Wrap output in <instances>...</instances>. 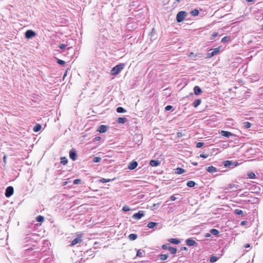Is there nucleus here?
Returning <instances> with one entry per match:
<instances>
[{
	"mask_svg": "<svg viewBox=\"0 0 263 263\" xmlns=\"http://www.w3.org/2000/svg\"><path fill=\"white\" fill-rule=\"evenodd\" d=\"M125 64L124 63L119 64L114 67L111 70V74L113 76L118 74L124 68Z\"/></svg>",
	"mask_w": 263,
	"mask_h": 263,
	"instance_id": "nucleus-1",
	"label": "nucleus"
},
{
	"mask_svg": "<svg viewBox=\"0 0 263 263\" xmlns=\"http://www.w3.org/2000/svg\"><path fill=\"white\" fill-rule=\"evenodd\" d=\"M187 13L184 11H179L176 15V21L178 23L182 22L186 17Z\"/></svg>",
	"mask_w": 263,
	"mask_h": 263,
	"instance_id": "nucleus-2",
	"label": "nucleus"
},
{
	"mask_svg": "<svg viewBox=\"0 0 263 263\" xmlns=\"http://www.w3.org/2000/svg\"><path fill=\"white\" fill-rule=\"evenodd\" d=\"M222 164L226 167H229L231 168H234L238 165V162H233L230 160L224 161L222 162Z\"/></svg>",
	"mask_w": 263,
	"mask_h": 263,
	"instance_id": "nucleus-3",
	"label": "nucleus"
},
{
	"mask_svg": "<svg viewBox=\"0 0 263 263\" xmlns=\"http://www.w3.org/2000/svg\"><path fill=\"white\" fill-rule=\"evenodd\" d=\"M220 47H218L215 48L214 49H211V50H210L206 55V58H211L213 56L218 54L219 53V52H220Z\"/></svg>",
	"mask_w": 263,
	"mask_h": 263,
	"instance_id": "nucleus-4",
	"label": "nucleus"
},
{
	"mask_svg": "<svg viewBox=\"0 0 263 263\" xmlns=\"http://www.w3.org/2000/svg\"><path fill=\"white\" fill-rule=\"evenodd\" d=\"M224 190L232 189L233 191L241 190L240 186L238 184H235L234 183H229L228 185V186L225 187L224 188Z\"/></svg>",
	"mask_w": 263,
	"mask_h": 263,
	"instance_id": "nucleus-5",
	"label": "nucleus"
},
{
	"mask_svg": "<svg viewBox=\"0 0 263 263\" xmlns=\"http://www.w3.org/2000/svg\"><path fill=\"white\" fill-rule=\"evenodd\" d=\"M13 187L12 186H9L6 188L5 195L6 197H10L13 195Z\"/></svg>",
	"mask_w": 263,
	"mask_h": 263,
	"instance_id": "nucleus-6",
	"label": "nucleus"
},
{
	"mask_svg": "<svg viewBox=\"0 0 263 263\" xmlns=\"http://www.w3.org/2000/svg\"><path fill=\"white\" fill-rule=\"evenodd\" d=\"M36 35V33L32 30H28L25 33V36L26 39H29L34 37Z\"/></svg>",
	"mask_w": 263,
	"mask_h": 263,
	"instance_id": "nucleus-7",
	"label": "nucleus"
},
{
	"mask_svg": "<svg viewBox=\"0 0 263 263\" xmlns=\"http://www.w3.org/2000/svg\"><path fill=\"white\" fill-rule=\"evenodd\" d=\"M69 157L73 161H75L77 160V151L75 148H72L69 151Z\"/></svg>",
	"mask_w": 263,
	"mask_h": 263,
	"instance_id": "nucleus-8",
	"label": "nucleus"
},
{
	"mask_svg": "<svg viewBox=\"0 0 263 263\" xmlns=\"http://www.w3.org/2000/svg\"><path fill=\"white\" fill-rule=\"evenodd\" d=\"M144 215V212L143 211H139L138 213H135L132 217L135 219H140Z\"/></svg>",
	"mask_w": 263,
	"mask_h": 263,
	"instance_id": "nucleus-9",
	"label": "nucleus"
},
{
	"mask_svg": "<svg viewBox=\"0 0 263 263\" xmlns=\"http://www.w3.org/2000/svg\"><path fill=\"white\" fill-rule=\"evenodd\" d=\"M108 129V126L105 125H101L99 126L97 131L100 133H105Z\"/></svg>",
	"mask_w": 263,
	"mask_h": 263,
	"instance_id": "nucleus-10",
	"label": "nucleus"
},
{
	"mask_svg": "<svg viewBox=\"0 0 263 263\" xmlns=\"http://www.w3.org/2000/svg\"><path fill=\"white\" fill-rule=\"evenodd\" d=\"M220 134L223 137L230 138L231 136H234V135L229 131L221 130L220 132Z\"/></svg>",
	"mask_w": 263,
	"mask_h": 263,
	"instance_id": "nucleus-11",
	"label": "nucleus"
},
{
	"mask_svg": "<svg viewBox=\"0 0 263 263\" xmlns=\"http://www.w3.org/2000/svg\"><path fill=\"white\" fill-rule=\"evenodd\" d=\"M137 166L138 162L134 160L129 163L128 165V168L130 170H133L135 169Z\"/></svg>",
	"mask_w": 263,
	"mask_h": 263,
	"instance_id": "nucleus-12",
	"label": "nucleus"
},
{
	"mask_svg": "<svg viewBox=\"0 0 263 263\" xmlns=\"http://www.w3.org/2000/svg\"><path fill=\"white\" fill-rule=\"evenodd\" d=\"M185 242L189 246H194L197 245V243L192 238L187 239Z\"/></svg>",
	"mask_w": 263,
	"mask_h": 263,
	"instance_id": "nucleus-13",
	"label": "nucleus"
},
{
	"mask_svg": "<svg viewBox=\"0 0 263 263\" xmlns=\"http://www.w3.org/2000/svg\"><path fill=\"white\" fill-rule=\"evenodd\" d=\"M202 92V91L201 89V88L198 86H195L194 87V93L195 95L198 96L201 95V93Z\"/></svg>",
	"mask_w": 263,
	"mask_h": 263,
	"instance_id": "nucleus-14",
	"label": "nucleus"
},
{
	"mask_svg": "<svg viewBox=\"0 0 263 263\" xmlns=\"http://www.w3.org/2000/svg\"><path fill=\"white\" fill-rule=\"evenodd\" d=\"M161 164V161L158 160H152L149 162V165L152 166H157Z\"/></svg>",
	"mask_w": 263,
	"mask_h": 263,
	"instance_id": "nucleus-15",
	"label": "nucleus"
},
{
	"mask_svg": "<svg viewBox=\"0 0 263 263\" xmlns=\"http://www.w3.org/2000/svg\"><path fill=\"white\" fill-rule=\"evenodd\" d=\"M150 39L151 40H155L156 39V31L155 28H153L152 29V31L149 34Z\"/></svg>",
	"mask_w": 263,
	"mask_h": 263,
	"instance_id": "nucleus-16",
	"label": "nucleus"
},
{
	"mask_svg": "<svg viewBox=\"0 0 263 263\" xmlns=\"http://www.w3.org/2000/svg\"><path fill=\"white\" fill-rule=\"evenodd\" d=\"M206 170L210 173H214L217 172V168L213 166H210L206 167Z\"/></svg>",
	"mask_w": 263,
	"mask_h": 263,
	"instance_id": "nucleus-17",
	"label": "nucleus"
},
{
	"mask_svg": "<svg viewBox=\"0 0 263 263\" xmlns=\"http://www.w3.org/2000/svg\"><path fill=\"white\" fill-rule=\"evenodd\" d=\"M82 241V239L80 237H77L75 238L71 242L70 246H73L79 242H81Z\"/></svg>",
	"mask_w": 263,
	"mask_h": 263,
	"instance_id": "nucleus-18",
	"label": "nucleus"
},
{
	"mask_svg": "<svg viewBox=\"0 0 263 263\" xmlns=\"http://www.w3.org/2000/svg\"><path fill=\"white\" fill-rule=\"evenodd\" d=\"M168 241L173 244L174 245H178L180 242V241L176 238H170L168 240Z\"/></svg>",
	"mask_w": 263,
	"mask_h": 263,
	"instance_id": "nucleus-19",
	"label": "nucleus"
},
{
	"mask_svg": "<svg viewBox=\"0 0 263 263\" xmlns=\"http://www.w3.org/2000/svg\"><path fill=\"white\" fill-rule=\"evenodd\" d=\"M127 119L125 117H120L117 120L118 123L124 124L126 122Z\"/></svg>",
	"mask_w": 263,
	"mask_h": 263,
	"instance_id": "nucleus-20",
	"label": "nucleus"
},
{
	"mask_svg": "<svg viewBox=\"0 0 263 263\" xmlns=\"http://www.w3.org/2000/svg\"><path fill=\"white\" fill-rule=\"evenodd\" d=\"M185 171L183 168H182L181 167H177L175 170V173L177 174L180 175V174H182L183 173H184Z\"/></svg>",
	"mask_w": 263,
	"mask_h": 263,
	"instance_id": "nucleus-21",
	"label": "nucleus"
},
{
	"mask_svg": "<svg viewBox=\"0 0 263 263\" xmlns=\"http://www.w3.org/2000/svg\"><path fill=\"white\" fill-rule=\"evenodd\" d=\"M158 224V223L155 222H149L148 224L147 227L149 229H153L155 228V226H156Z\"/></svg>",
	"mask_w": 263,
	"mask_h": 263,
	"instance_id": "nucleus-22",
	"label": "nucleus"
},
{
	"mask_svg": "<svg viewBox=\"0 0 263 263\" xmlns=\"http://www.w3.org/2000/svg\"><path fill=\"white\" fill-rule=\"evenodd\" d=\"M42 128V126L39 124H36L33 127V131L34 132H39Z\"/></svg>",
	"mask_w": 263,
	"mask_h": 263,
	"instance_id": "nucleus-23",
	"label": "nucleus"
},
{
	"mask_svg": "<svg viewBox=\"0 0 263 263\" xmlns=\"http://www.w3.org/2000/svg\"><path fill=\"white\" fill-rule=\"evenodd\" d=\"M201 102V100L200 99H197L193 103V106L194 107H197L198 106Z\"/></svg>",
	"mask_w": 263,
	"mask_h": 263,
	"instance_id": "nucleus-24",
	"label": "nucleus"
},
{
	"mask_svg": "<svg viewBox=\"0 0 263 263\" xmlns=\"http://www.w3.org/2000/svg\"><path fill=\"white\" fill-rule=\"evenodd\" d=\"M196 185V183L193 181H188L186 183V185L190 187H193Z\"/></svg>",
	"mask_w": 263,
	"mask_h": 263,
	"instance_id": "nucleus-25",
	"label": "nucleus"
},
{
	"mask_svg": "<svg viewBox=\"0 0 263 263\" xmlns=\"http://www.w3.org/2000/svg\"><path fill=\"white\" fill-rule=\"evenodd\" d=\"M138 236L136 234H130L128 236V238L131 240H135L136 239H137Z\"/></svg>",
	"mask_w": 263,
	"mask_h": 263,
	"instance_id": "nucleus-26",
	"label": "nucleus"
},
{
	"mask_svg": "<svg viewBox=\"0 0 263 263\" xmlns=\"http://www.w3.org/2000/svg\"><path fill=\"white\" fill-rule=\"evenodd\" d=\"M116 111L118 113H124L126 110L122 107H118L117 108Z\"/></svg>",
	"mask_w": 263,
	"mask_h": 263,
	"instance_id": "nucleus-27",
	"label": "nucleus"
},
{
	"mask_svg": "<svg viewBox=\"0 0 263 263\" xmlns=\"http://www.w3.org/2000/svg\"><path fill=\"white\" fill-rule=\"evenodd\" d=\"M190 14L192 15V16H197L199 14V11L197 9H193L192 10L191 12H190Z\"/></svg>",
	"mask_w": 263,
	"mask_h": 263,
	"instance_id": "nucleus-28",
	"label": "nucleus"
},
{
	"mask_svg": "<svg viewBox=\"0 0 263 263\" xmlns=\"http://www.w3.org/2000/svg\"><path fill=\"white\" fill-rule=\"evenodd\" d=\"M68 163V160L65 157L61 158V163L63 165H66Z\"/></svg>",
	"mask_w": 263,
	"mask_h": 263,
	"instance_id": "nucleus-29",
	"label": "nucleus"
},
{
	"mask_svg": "<svg viewBox=\"0 0 263 263\" xmlns=\"http://www.w3.org/2000/svg\"><path fill=\"white\" fill-rule=\"evenodd\" d=\"M210 233L213 235L217 236L219 234V231L216 229H212L210 230Z\"/></svg>",
	"mask_w": 263,
	"mask_h": 263,
	"instance_id": "nucleus-30",
	"label": "nucleus"
},
{
	"mask_svg": "<svg viewBox=\"0 0 263 263\" xmlns=\"http://www.w3.org/2000/svg\"><path fill=\"white\" fill-rule=\"evenodd\" d=\"M168 257V254H160L159 255V258L160 259V260H166Z\"/></svg>",
	"mask_w": 263,
	"mask_h": 263,
	"instance_id": "nucleus-31",
	"label": "nucleus"
},
{
	"mask_svg": "<svg viewBox=\"0 0 263 263\" xmlns=\"http://www.w3.org/2000/svg\"><path fill=\"white\" fill-rule=\"evenodd\" d=\"M247 176L250 179H255L256 177V175L253 172L248 173Z\"/></svg>",
	"mask_w": 263,
	"mask_h": 263,
	"instance_id": "nucleus-32",
	"label": "nucleus"
},
{
	"mask_svg": "<svg viewBox=\"0 0 263 263\" xmlns=\"http://www.w3.org/2000/svg\"><path fill=\"white\" fill-rule=\"evenodd\" d=\"M168 251L170 252V253L172 254H174L177 252V249L175 248L170 247L168 248Z\"/></svg>",
	"mask_w": 263,
	"mask_h": 263,
	"instance_id": "nucleus-33",
	"label": "nucleus"
},
{
	"mask_svg": "<svg viewBox=\"0 0 263 263\" xmlns=\"http://www.w3.org/2000/svg\"><path fill=\"white\" fill-rule=\"evenodd\" d=\"M234 212L236 215H242L243 214V212L239 209L235 210Z\"/></svg>",
	"mask_w": 263,
	"mask_h": 263,
	"instance_id": "nucleus-34",
	"label": "nucleus"
},
{
	"mask_svg": "<svg viewBox=\"0 0 263 263\" xmlns=\"http://www.w3.org/2000/svg\"><path fill=\"white\" fill-rule=\"evenodd\" d=\"M243 127L246 129L249 128L251 126V123L249 122H245L243 123Z\"/></svg>",
	"mask_w": 263,
	"mask_h": 263,
	"instance_id": "nucleus-35",
	"label": "nucleus"
},
{
	"mask_svg": "<svg viewBox=\"0 0 263 263\" xmlns=\"http://www.w3.org/2000/svg\"><path fill=\"white\" fill-rule=\"evenodd\" d=\"M144 251L141 249L138 250L137 252L136 256L137 257H142V254L144 253Z\"/></svg>",
	"mask_w": 263,
	"mask_h": 263,
	"instance_id": "nucleus-36",
	"label": "nucleus"
},
{
	"mask_svg": "<svg viewBox=\"0 0 263 263\" xmlns=\"http://www.w3.org/2000/svg\"><path fill=\"white\" fill-rule=\"evenodd\" d=\"M218 257H217V256H213L212 257H210V261L211 262V263H213V262H216L218 259Z\"/></svg>",
	"mask_w": 263,
	"mask_h": 263,
	"instance_id": "nucleus-37",
	"label": "nucleus"
},
{
	"mask_svg": "<svg viewBox=\"0 0 263 263\" xmlns=\"http://www.w3.org/2000/svg\"><path fill=\"white\" fill-rule=\"evenodd\" d=\"M101 160V158L99 157H95L92 159V162L95 163L100 162Z\"/></svg>",
	"mask_w": 263,
	"mask_h": 263,
	"instance_id": "nucleus-38",
	"label": "nucleus"
},
{
	"mask_svg": "<svg viewBox=\"0 0 263 263\" xmlns=\"http://www.w3.org/2000/svg\"><path fill=\"white\" fill-rule=\"evenodd\" d=\"M36 220L38 222H42L44 220V217L43 216L39 215L37 216Z\"/></svg>",
	"mask_w": 263,
	"mask_h": 263,
	"instance_id": "nucleus-39",
	"label": "nucleus"
},
{
	"mask_svg": "<svg viewBox=\"0 0 263 263\" xmlns=\"http://www.w3.org/2000/svg\"><path fill=\"white\" fill-rule=\"evenodd\" d=\"M230 40V36H226L223 37L221 39V42L224 43L226 42L229 41Z\"/></svg>",
	"mask_w": 263,
	"mask_h": 263,
	"instance_id": "nucleus-40",
	"label": "nucleus"
},
{
	"mask_svg": "<svg viewBox=\"0 0 263 263\" xmlns=\"http://www.w3.org/2000/svg\"><path fill=\"white\" fill-rule=\"evenodd\" d=\"M204 143L203 142H199L196 143V146L197 148H201L204 145Z\"/></svg>",
	"mask_w": 263,
	"mask_h": 263,
	"instance_id": "nucleus-41",
	"label": "nucleus"
},
{
	"mask_svg": "<svg viewBox=\"0 0 263 263\" xmlns=\"http://www.w3.org/2000/svg\"><path fill=\"white\" fill-rule=\"evenodd\" d=\"M57 62L59 65H63V66L65 64V62L63 60H60V59H57Z\"/></svg>",
	"mask_w": 263,
	"mask_h": 263,
	"instance_id": "nucleus-42",
	"label": "nucleus"
},
{
	"mask_svg": "<svg viewBox=\"0 0 263 263\" xmlns=\"http://www.w3.org/2000/svg\"><path fill=\"white\" fill-rule=\"evenodd\" d=\"M169 247H170L169 243H165L162 246V249L164 250H168Z\"/></svg>",
	"mask_w": 263,
	"mask_h": 263,
	"instance_id": "nucleus-43",
	"label": "nucleus"
},
{
	"mask_svg": "<svg viewBox=\"0 0 263 263\" xmlns=\"http://www.w3.org/2000/svg\"><path fill=\"white\" fill-rule=\"evenodd\" d=\"M110 181H111V180L110 179H105V178H101L100 180V181L102 183L108 182Z\"/></svg>",
	"mask_w": 263,
	"mask_h": 263,
	"instance_id": "nucleus-44",
	"label": "nucleus"
},
{
	"mask_svg": "<svg viewBox=\"0 0 263 263\" xmlns=\"http://www.w3.org/2000/svg\"><path fill=\"white\" fill-rule=\"evenodd\" d=\"M130 208L127 205H125L122 208V210L124 212H128L130 211Z\"/></svg>",
	"mask_w": 263,
	"mask_h": 263,
	"instance_id": "nucleus-45",
	"label": "nucleus"
},
{
	"mask_svg": "<svg viewBox=\"0 0 263 263\" xmlns=\"http://www.w3.org/2000/svg\"><path fill=\"white\" fill-rule=\"evenodd\" d=\"M67 47V45L66 44H60L59 46V47L61 49H64L66 48V47Z\"/></svg>",
	"mask_w": 263,
	"mask_h": 263,
	"instance_id": "nucleus-46",
	"label": "nucleus"
},
{
	"mask_svg": "<svg viewBox=\"0 0 263 263\" xmlns=\"http://www.w3.org/2000/svg\"><path fill=\"white\" fill-rule=\"evenodd\" d=\"M81 180L79 179H74L73 181L74 184H78L81 182Z\"/></svg>",
	"mask_w": 263,
	"mask_h": 263,
	"instance_id": "nucleus-47",
	"label": "nucleus"
},
{
	"mask_svg": "<svg viewBox=\"0 0 263 263\" xmlns=\"http://www.w3.org/2000/svg\"><path fill=\"white\" fill-rule=\"evenodd\" d=\"M172 108H173V106H171V105H167L165 107V111H168V110H171Z\"/></svg>",
	"mask_w": 263,
	"mask_h": 263,
	"instance_id": "nucleus-48",
	"label": "nucleus"
},
{
	"mask_svg": "<svg viewBox=\"0 0 263 263\" xmlns=\"http://www.w3.org/2000/svg\"><path fill=\"white\" fill-rule=\"evenodd\" d=\"M218 33L217 32H214L212 35V36H211V40H213L214 39L217 35H218Z\"/></svg>",
	"mask_w": 263,
	"mask_h": 263,
	"instance_id": "nucleus-49",
	"label": "nucleus"
},
{
	"mask_svg": "<svg viewBox=\"0 0 263 263\" xmlns=\"http://www.w3.org/2000/svg\"><path fill=\"white\" fill-rule=\"evenodd\" d=\"M176 199V197L175 196V195H172L170 197V200L171 201H175Z\"/></svg>",
	"mask_w": 263,
	"mask_h": 263,
	"instance_id": "nucleus-50",
	"label": "nucleus"
},
{
	"mask_svg": "<svg viewBox=\"0 0 263 263\" xmlns=\"http://www.w3.org/2000/svg\"><path fill=\"white\" fill-rule=\"evenodd\" d=\"M200 157L203 158H206L208 157V155L201 154L200 155Z\"/></svg>",
	"mask_w": 263,
	"mask_h": 263,
	"instance_id": "nucleus-51",
	"label": "nucleus"
},
{
	"mask_svg": "<svg viewBox=\"0 0 263 263\" xmlns=\"http://www.w3.org/2000/svg\"><path fill=\"white\" fill-rule=\"evenodd\" d=\"M101 139V137H96L95 138H94V141H100Z\"/></svg>",
	"mask_w": 263,
	"mask_h": 263,
	"instance_id": "nucleus-52",
	"label": "nucleus"
},
{
	"mask_svg": "<svg viewBox=\"0 0 263 263\" xmlns=\"http://www.w3.org/2000/svg\"><path fill=\"white\" fill-rule=\"evenodd\" d=\"M187 248L186 247H182L180 249V251H187Z\"/></svg>",
	"mask_w": 263,
	"mask_h": 263,
	"instance_id": "nucleus-53",
	"label": "nucleus"
},
{
	"mask_svg": "<svg viewBox=\"0 0 263 263\" xmlns=\"http://www.w3.org/2000/svg\"><path fill=\"white\" fill-rule=\"evenodd\" d=\"M177 137H178V138H180V137H181L182 136V133H180V132H178V133H177Z\"/></svg>",
	"mask_w": 263,
	"mask_h": 263,
	"instance_id": "nucleus-54",
	"label": "nucleus"
},
{
	"mask_svg": "<svg viewBox=\"0 0 263 263\" xmlns=\"http://www.w3.org/2000/svg\"><path fill=\"white\" fill-rule=\"evenodd\" d=\"M246 223V221H242L240 223V225L241 226H244L245 225Z\"/></svg>",
	"mask_w": 263,
	"mask_h": 263,
	"instance_id": "nucleus-55",
	"label": "nucleus"
},
{
	"mask_svg": "<svg viewBox=\"0 0 263 263\" xmlns=\"http://www.w3.org/2000/svg\"><path fill=\"white\" fill-rule=\"evenodd\" d=\"M250 247V244H249V243H247V244H246V245H245V248H249Z\"/></svg>",
	"mask_w": 263,
	"mask_h": 263,
	"instance_id": "nucleus-56",
	"label": "nucleus"
},
{
	"mask_svg": "<svg viewBox=\"0 0 263 263\" xmlns=\"http://www.w3.org/2000/svg\"><path fill=\"white\" fill-rule=\"evenodd\" d=\"M6 159H7V157H6V156H4V157H3V160H4V162L5 163H6Z\"/></svg>",
	"mask_w": 263,
	"mask_h": 263,
	"instance_id": "nucleus-57",
	"label": "nucleus"
},
{
	"mask_svg": "<svg viewBox=\"0 0 263 263\" xmlns=\"http://www.w3.org/2000/svg\"><path fill=\"white\" fill-rule=\"evenodd\" d=\"M192 164L194 166H197L198 165V163L197 162H193L192 163Z\"/></svg>",
	"mask_w": 263,
	"mask_h": 263,
	"instance_id": "nucleus-58",
	"label": "nucleus"
},
{
	"mask_svg": "<svg viewBox=\"0 0 263 263\" xmlns=\"http://www.w3.org/2000/svg\"><path fill=\"white\" fill-rule=\"evenodd\" d=\"M205 236L206 237H209L211 236V234L209 233H206V234H205Z\"/></svg>",
	"mask_w": 263,
	"mask_h": 263,
	"instance_id": "nucleus-59",
	"label": "nucleus"
},
{
	"mask_svg": "<svg viewBox=\"0 0 263 263\" xmlns=\"http://www.w3.org/2000/svg\"><path fill=\"white\" fill-rule=\"evenodd\" d=\"M248 2H253L255 1V0H246Z\"/></svg>",
	"mask_w": 263,
	"mask_h": 263,
	"instance_id": "nucleus-60",
	"label": "nucleus"
},
{
	"mask_svg": "<svg viewBox=\"0 0 263 263\" xmlns=\"http://www.w3.org/2000/svg\"><path fill=\"white\" fill-rule=\"evenodd\" d=\"M177 2L180 3L182 0H176Z\"/></svg>",
	"mask_w": 263,
	"mask_h": 263,
	"instance_id": "nucleus-61",
	"label": "nucleus"
},
{
	"mask_svg": "<svg viewBox=\"0 0 263 263\" xmlns=\"http://www.w3.org/2000/svg\"><path fill=\"white\" fill-rule=\"evenodd\" d=\"M261 29H262V30H263V25H262Z\"/></svg>",
	"mask_w": 263,
	"mask_h": 263,
	"instance_id": "nucleus-62",
	"label": "nucleus"
},
{
	"mask_svg": "<svg viewBox=\"0 0 263 263\" xmlns=\"http://www.w3.org/2000/svg\"><path fill=\"white\" fill-rule=\"evenodd\" d=\"M190 95H192V96H193V93H191Z\"/></svg>",
	"mask_w": 263,
	"mask_h": 263,
	"instance_id": "nucleus-63",
	"label": "nucleus"
}]
</instances>
